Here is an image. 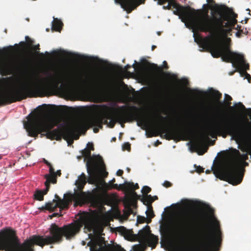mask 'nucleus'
<instances>
[{
    "label": "nucleus",
    "mask_w": 251,
    "mask_h": 251,
    "mask_svg": "<svg viewBox=\"0 0 251 251\" xmlns=\"http://www.w3.org/2000/svg\"><path fill=\"white\" fill-rule=\"evenodd\" d=\"M55 198L57 199L56 200H59V199H61L57 194L55 195Z\"/></svg>",
    "instance_id": "nucleus-53"
},
{
    "label": "nucleus",
    "mask_w": 251,
    "mask_h": 251,
    "mask_svg": "<svg viewBox=\"0 0 251 251\" xmlns=\"http://www.w3.org/2000/svg\"><path fill=\"white\" fill-rule=\"evenodd\" d=\"M230 38H226V41L222 44H212L210 43L208 37L199 39L201 47L208 50L213 57H221L223 61L231 63L234 67L240 70L242 75H245V78L250 83L251 76L246 72L247 70H249L250 65L246 62L243 54L233 51L230 50Z\"/></svg>",
    "instance_id": "nucleus-3"
},
{
    "label": "nucleus",
    "mask_w": 251,
    "mask_h": 251,
    "mask_svg": "<svg viewBox=\"0 0 251 251\" xmlns=\"http://www.w3.org/2000/svg\"><path fill=\"white\" fill-rule=\"evenodd\" d=\"M196 171L199 173H201L204 172V169L201 166L197 167Z\"/></svg>",
    "instance_id": "nucleus-42"
},
{
    "label": "nucleus",
    "mask_w": 251,
    "mask_h": 251,
    "mask_svg": "<svg viewBox=\"0 0 251 251\" xmlns=\"http://www.w3.org/2000/svg\"><path fill=\"white\" fill-rule=\"evenodd\" d=\"M45 178H46V181H49L48 184L50 185V183L55 184L57 182L56 176H55V175H46L45 176Z\"/></svg>",
    "instance_id": "nucleus-25"
},
{
    "label": "nucleus",
    "mask_w": 251,
    "mask_h": 251,
    "mask_svg": "<svg viewBox=\"0 0 251 251\" xmlns=\"http://www.w3.org/2000/svg\"><path fill=\"white\" fill-rule=\"evenodd\" d=\"M81 225L78 222H73L58 226L52 224L49 229L50 235L40 236L34 235L21 243L15 230L5 228L0 231V250L5 251H35L34 245L43 248L45 245L59 244L63 240H70L79 232Z\"/></svg>",
    "instance_id": "nucleus-2"
},
{
    "label": "nucleus",
    "mask_w": 251,
    "mask_h": 251,
    "mask_svg": "<svg viewBox=\"0 0 251 251\" xmlns=\"http://www.w3.org/2000/svg\"><path fill=\"white\" fill-rule=\"evenodd\" d=\"M107 123V121L106 120H105L104 122V124H106Z\"/></svg>",
    "instance_id": "nucleus-61"
},
{
    "label": "nucleus",
    "mask_w": 251,
    "mask_h": 251,
    "mask_svg": "<svg viewBox=\"0 0 251 251\" xmlns=\"http://www.w3.org/2000/svg\"><path fill=\"white\" fill-rule=\"evenodd\" d=\"M151 191V188L148 186H144L142 189V192L143 194L147 195Z\"/></svg>",
    "instance_id": "nucleus-32"
},
{
    "label": "nucleus",
    "mask_w": 251,
    "mask_h": 251,
    "mask_svg": "<svg viewBox=\"0 0 251 251\" xmlns=\"http://www.w3.org/2000/svg\"><path fill=\"white\" fill-rule=\"evenodd\" d=\"M143 61L145 63V64H143V67L145 69L154 72H161L162 71V68L160 67H158L157 64L151 63L145 59H143Z\"/></svg>",
    "instance_id": "nucleus-22"
},
{
    "label": "nucleus",
    "mask_w": 251,
    "mask_h": 251,
    "mask_svg": "<svg viewBox=\"0 0 251 251\" xmlns=\"http://www.w3.org/2000/svg\"><path fill=\"white\" fill-rule=\"evenodd\" d=\"M148 208L149 209L146 212L147 216L151 218H152L154 217V215L153 214L151 205H149Z\"/></svg>",
    "instance_id": "nucleus-29"
},
{
    "label": "nucleus",
    "mask_w": 251,
    "mask_h": 251,
    "mask_svg": "<svg viewBox=\"0 0 251 251\" xmlns=\"http://www.w3.org/2000/svg\"><path fill=\"white\" fill-rule=\"evenodd\" d=\"M211 96L217 102H219L222 98V94L217 90L213 91L211 93Z\"/></svg>",
    "instance_id": "nucleus-27"
},
{
    "label": "nucleus",
    "mask_w": 251,
    "mask_h": 251,
    "mask_svg": "<svg viewBox=\"0 0 251 251\" xmlns=\"http://www.w3.org/2000/svg\"><path fill=\"white\" fill-rule=\"evenodd\" d=\"M49 172L50 174L49 175H55L54 169L52 167V165L49 167Z\"/></svg>",
    "instance_id": "nucleus-41"
},
{
    "label": "nucleus",
    "mask_w": 251,
    "mask_h": 251,
    "mask_svg": "<svg viewBox=\"0 0 251 251\" xmlns=\"http://www.w3.org/2000/svg\"><path fill=\"white\" fill-rule=\"evenodd\" d=\"M160 34H161L160 32H157V34H158V35H160Z\"/></svg>",
    "instance_id": "nucleus-63"
},
{
    "label": "nucleus",
    "mask_w": 251,
    "mask_h": 251,
    "mask_svg": "<svg viewBox=\"0 0 251 251\" xmlns=\"http://www.w3.org/2000/svg\"><path fill=\"white\" fill-rule=\"evenodd\" d=\"M104 118L101 115H97L90 118L87 122V124L91 127L96 126L93 128L94 133H98L100 128H102Z\"/></svg>",
    "instance_id": "nucleus-18"
},
{
    "label": "nucleus",
    "mask_w": 251,
    "mask_h": 251,
    "mask_svg": "<svg viewBox=\"0 0 251 251\" xmlns=\"http://www.w3.org/2000/svg\"><path fill=\"white\" fill-rule=\"evenodd\" d=\"M158 117H159V118L163 120H165L166 119V117H163L161 116L160 115H158Z\"/></svg>",
    "instance_id": "nucleus-52"
},
{
    "label": "nucleus",
    "mask_w": 251,
    "mask_h": 251,
    "mask_svg": "<svg viewBox=\"0 0 251 251\" xmlns=\"http://www.w3.org/2000/svg\"><path fill=\"white\" fill-rule=\"evenodd\" d=\"M157 128L159 131L165 133L164 136L166 139H173L182 133V130L179 128H170L164 124L158 125Z\"/></svg>",
    "instance_id": "nucleus-17"
},
{
    "label": "nucleus",
    "mask_w": 251,
    "mask_h": 251,
    "mask_svg": "<svg viewBox=\"0 0 251 251\" xmlns=\"http://www.w3.org/2000/svg\"><path fill=\"white\" fill-rule=\"evenodd\" d=\"M248 31H246L245 32H244V31H243V30H242V29H241V34H247L248 33Z\"/></svg>",
    "instance_id": "nucleus-51"
},
{
    "label": "nucleus",
    "mask_w": 251,
    "mask_h": 251,
    "mask_svg": "<svg viewBox=\"0 0 251 251\" xmlns=\"http://www.w3.org/2000/svg\"><path fill=\"white\" fill-rule=\"evenodd\" d=\"M63 25V23L61 20L57 18H54L52 23L51 28L53 30L60 32Z\"/></svg>",
    "instance_id": "nucleus-23"
},
{
    "label": "nucleus",
    "mask_w": 251,
    "mask_h": 251,
    "mask_svg": "<svg viewBox=\"0 0 251 251\" xmlns=\"http://www.w3.org/2000/svg\"><path fill=\"white\" fill-rule=\"evenodd\" d=\"M26 67V62L25 61H20L11 63L5 59H0V70L5 72H9L12 68L17 70H21Z\"/></svg>",
    "instance_id": "nucleus-16"
},
{
    "label": "nucleus",
    "mask_w": 251,
    "mask_h": 251,
    "mask_svg": "<svg viewBox=\"0 0 251 251\" xmlns=\"http://www.w3.org/2000/svg\"><path fill=\"white\" fill-rule=\"evenodd\" d=\"M127 171L129 172L130 171V169H129V168H127Z\"/></svg>",
    "instance_id": "nucleus-64"
},
{
    "label": "nucleus",
    "mask_w": 251,
    "mask_h": 251,
    "mask_svg": "<svg viewBox=\"0 0 251 251\" xmlns=\"http://www.w3.org/2000/svg\"><path fill=\"white\" fill-rule=\"evenodd\" d=\"M134 236L136 240L145 246L151 247L152 249H155L158 243V236L151 233L149 226H146L144 228L140 230L138 234Z\"/></svg>",
    "instance_id": "nucleus-14"
},
{
    "label": "nucleus",
    "mask_w": 251,
    "mask_h": 251,
    "mask_svg": "<svg viewBox=\"0 0 251 251\" xmlns=\"http://www.w3.org/2000/svg\"><path fill=\"white\" fill-rule=\"evenodd\" d=\"M131 67V66H130V65H126V66H125V70H128L129 68H130Z\"/></svg>",
    "instance_id": "nucleus-49"
},
{
    "label": "nucleus",
    "mask_w": 251,
    "mask_h": 251,
    "mask_svg": "<svg viewBox=\"0 0 251 251\" xmlns=\"http://www.w3.org/2000/svg\"><path fill=\"white\" fill-rule=\"evenodd\" d=\"M61 175V170H57L56 172H55V176L56 175L58 176H60Z\"/></svg>",
    "instance_id": "nucleus-48"
},
{
    "label": "nucleus",
    "mask_w": 251,
    "mask_h": 251,
    "mask_svg": "<svg viewBox=\"0 0 251 251\" xmlns=\"http://www.w3.org/2000/svg\"><path fill=\"white\" fill-rule=\"evenodd\" d=\"M86 148H89V149H90V151H91L94 150V145L92 143L89 142L88 143H87Z\"/></svg>",
    "instance_id": "nucleus-39"
},
{
    "label": "nucleus",
    "mask_w": 251,
    "mask_h": 251,
    "mask_svg": "<svg viewBox=\"0 0 251 251\" xmlns=\"http://www.w3.org/2000/svg\"><path fill=\"white\" fill-rule=\"evenodd\" d=\"M44 162L47 165L49 166V167L51 165V164L50 162H49L47 160L45 159H44Z\"/></svg>",
    "instance_id": "nucleus-47"
},
{
    "label": "nucleus",
    "mask_w": 251,
    "mask_h": 251,
    "mask_svg": "<svg viewBox=\"0 0 251 251\" xmlns=\"http://www.w3.org/2000/svg\"><path fill=\"white\" fill-rule=\"evenodd\" d=\"M87 182L86 177L84 173H82L76 180L75 184L76 185L79 192H82V190Z\"/></svg>",
    "instance_id": "nucleus-21"
},
{
    "label": "nucleus",
    "mask_w": 251,
    "mask_h": 251,
    "mask_svg": "<svg viewBox=\"0 0 251 251\" xmlns=\"http://www.w3.org/2000/svg\"><path fill=\"white\" fill-rule=\"evenodd\" d=\"M248 159L247 154H241L238 150L234 149L225 163L216 165L214 173L221 180L227 181L233 185H238L243 178V174L239 169L240 162Z\"/></svg>",
    "instance_id": "nucleus-6"
},
{
    "label": "nucleus",
    "mask_w": 251,
    "mask_h": 251,
    "mask_svg": "<svg viewBox=\"0 0 251 251\" xmlns=\"http://www.w3.org/2000/svg\"><path fill=\"white\" fill-rule=\"evenodd\" d=\"M34 199L42 201L44 200V196H43L42 190H36L34 194Z\"/></svg>",
    "instance_id": "nucleus-26"
},
{
    "label": "nucleus",
    "mask_w": 251,
    "mask_h": 251,
    "mask_svg": "<svg viewBox=\"0 0 251 251\" xmlns=\"http://www.w3.org/2000/svg\"><path fill=\"white\" fill-rule=\"evenodd\" d=\"M173 13L179 16L182 22L188 23L201 31L203 15L200 17V11L196 10L189 6H183L176 8Z\"/></svg>",
    "instance_id": "nucleus-11"
},
{
    "label": "nucleus",
    "mask_w": 251,
    "mask_h": 251,
    "mask_svg": "<svg viewBox=\"0 0 251 251\" xmlns=\"http://www.w3.org/2000/svg\"><path fill=\"white\" fill-rule=\"evenodd\" d=\"M228 10L226 6L215 4L211 8V17H209L206 11L203 15L201 31L224 36L228 35L236 24L237 20L232 19L228 21Z\"/></svg>",
    "instance_id": "nucleus-4"
},
{
    "label": "nucleus",
    "mask_w": 251,
    "mask_h": 251,
    "mask_svg": "<svg viewBox=\"0 0 251 251\" xmlns=\"http://www.w3.org/2000/svg\"><path fill=\"white\" fill-rule=\"evenodd\" d=\"M250 126L249 122L242 123L237 126L228 121L221 120L210 126L204 135H209L212 138H216L218 135L226 138L227 135H230L233 138L240 139L248 132Z\"/></svg>",
    "instance_id": "nucleus-7"
},
{
    "label": "nucleus",
    "mask_w": 251,
    "mask_h": 251,
    "mask_svg": "<svg viewBox=\"0 0 251 251\" xmlns=\"http://www.w3.org/2000/svg\"><path fill=\"white\" fill-rule=\"evenodd\" d=\"M119 187L120 188L124 190L130 191L132 195L133 196H137V194L135 192V190L139 188L137 183L134 184L132 182L127 181H126L124 184H120Z\"/></svg>",
    "instance_id": "nucleus-19"
},
{
    "label": "nucleus",
    "mask_w": 251,
    "mask_h": 251,
    "mask_svg": "<svg viewBox=\"0 0 251 251\" xmlns=\"http://www.w3.org/2000/svg\"><path fill=\"white\" fill-rule=\"evenodd\" d=\"M123 149L124 150H130V144L128 142L125 143L123 145Z\"/></svg>",
    "instance_id": "nucleus-36"
},
{
    "label": "nucleus",
    "mask_w": 251,
    "mask_h": 251,
    "mask_svg": "<svg viewBox=\"0 0 251 251\" xmlns=\"http://www.w3.org/2000/svg\"><path fill=\"white\" fill-rule=\"evenodd\" d=\"M188 132L189 133H191L192 132V130L191 129H190V130H189L188 131Z\"/></svg>",
    "instance_id": "nucleus-59"
},
{
    "label": "nucleus",
    "mask_w": 251,
    "mask_h": 251,
    "mask_svg": "<svg viewBox=\"0 0 251 251\" xmlns=\"http://www.w3.org/2000/svg\"><path fill=\"white\" fill-rule=\"evenodd\" d=\"M206 208L207 213L210 216H213L214 214V210L213 208L211 207L209 205H206L205 206Z\"/></svg>",
    "instance_id": "nucleus-30"
},
{
    "label": "nucleus",
    "mask_w": 251,
    "mask_h": 251,
    "mask_svg": "<svg viewBox=\"0 0 251 251\" xmlns=\"http://www.w3.org/2000/svg\"><path fill=\"white\" fill-rule=\"evenodd\" d=\"M207 1L208 2H213V0H207Z\"/></svg>",
    "instance_id": "nucleus-58"
},
{
    "label": "nucleus",
    "mask_w": 251,
    "mask_h": 251,
    "mask_svg": "<svg viewBox=\"0 0 251 251\" xmlns=\"http://www.w3.org/2000/svg\"><path fill=\"white\" fill-rule=\"evenodd\" d=\"M236 35L237 37H240L241 33V29H238V31L236 33Z\"/></svg>",
    "instance_id": "nucleus-46"
},
{
    "label": "nucleus",
    "mask_w": 251,
    "mask_h": 251,
    "mask_svg": "<svg viewBox=\"0 0 251 251\" xmlns=\"http://www.w3.org/2000/svg\"><path fill=\"white\" fill-rule=\"evenodd\" d=\"M225 100L226 101V104L228 106H230V104H231L230 101L232 100L231 97L228 95V94H225Z\"/></svg>",
    "instance_id": "nucleus-35"
},
{
    "label": "nucleus",
    "mask_w": 251,
    "mask_h": 251,
    "mask_svg": "<svg viewBox=\"0 0 251 251\" xmlns=\"http://www.w3.org/2000/svg\"><path fill=\"white\" fill-rule=\"evenodd\" d=\"M124 173V171L122 170H118L116 173L118 176H122Z\"/></svg>",
    "instance_id": "nucleus-43"
},
{
    "label": "nucleus",
    "mask_w": 251,
    "mask_h": 251,
    "mask_svg": "<svg viewBox=\"0 0 251 251\" xmlns=\"http://www.w3.org/2000/svg\"><path fill=\"white\" fill-rule=\"evenodd\" d=\"M163 185L166 188H169L172 186V184L170 182L165 180L163 183Z\"/></svg>",
    "instance_id": "nucleus-38"
},
{
    "label": "nucleus",
    "mask_w": 251,
    "mask_h": 251,
    "mask_svg": "<svg viewBox=\"0 0 251 251\" xmlns=\"http://www.w3.org/2000/svg\"><path fill=\"white\" fill-rule=\"evenodd\" d=\"M132 67L135 70L137 69V66L135 64L132 65Z\"/></svg>",
    "instance_id": "nucleus-54"
},
{
    "label": "nucleus",
    "mask_w": 251,
    "mask_h": 251,
    "mask_svg": "<svg viewBox=\"0 0 251 251\" xmlns=\"http://www.w3.org/2000/svg\"><path fill=\"white\" fill-rule=\"evenodd\" d=\"M146 218L144 217L138 216L137 217V222L139 223H143L145 222Z\"/></svg>",
    "instance_id": "nucleus-37"
},
{
    "label": "nucleus",
    "mask_w": 251,
    "mask_h": 251,
    "mask_svg": "<svg viewBox=\"0 0 251 251\" xmlns=\"http://www.w3.org/2000/svg\"><path fill=\"white\" fill-rule=\"evenodd\" d=\"M165 233L168 235L169 234V229L167 227H166L165 229Z\"/></svg>",
    "instance_id": "nucleus-50"
},
{
    "label": "nucleus",
    "mask_w": 251,
    "mask_h": 251,
    "mask_svg": "<svg viewBox=\"0 0 251 251\" xmlns=\"http://www.w3.org/2000/svg\"><path fill=\"white\" fill-rule=\"evenodd\" d=\"M120 109L121 111L116 114L114 119H113L109 114L102 115L104 119L106 118L111 120L109 124V126L110 128H113L117 122L120 123L122 127H124V123L131 122L134 120L137 121V125L139 126H144L147 127L149 126L150 122V119L139 112L141 111L140 108L134 105L129 107L124 105L120 107Z\"/></svg>",
    "instance_id": "nucleus-9"
},
{
    "label": "nucleus",
    "mask_w": 251,
    "mask_h": 251,
    "mask_svg": "<svg viewBox=\"0 0 251 251\" xmlns=\"http://www.w3.org/2000/svg\"><path fill=\"white\" fill-rule=\"evenodd\" d=\"M235 109L238 112H240L241 111L247 110V109L246 108L245 106L241 102H239L238 103L235 104Z\"/></svg>",
    "instance_id": "nucleus-28"
},
{
    "label": "nucleus",
    "mask_w": 251,
    "mask_h": 251,
    "mask_svg": "<svg viewBox=\"0 0 251 251\" xmlns=\"http://www.w3.org/2000/svg\"><path fill=\"white\" fill-rule=\"evenodd\" d=\"M170 4L171 5V8H173L175 9L178 8L179 7L182 6V5H180L179 4L177 3L175 1L171 0H170Z\"/></svg>",
    "instance_id": "nucleus-34"
},
{
    "label": "nucleus",
    "mask_w": 251,
    "mask_h": 251,
    "mask_svg": "<svg viewBox=\"0 0 251 251\" xmlns=\"http://www.w3.org/2000/svg\"><path fill=\"white\" fill-rule=\"evenodd\" d=\"M99 194L96 189L93 191L91 194L87 195L83 192H76L74 194L68 193L64 195L63 199L59 200H53L52 202H47L45 206H43L40 209L41 210H48L54 211L58 207L60 209H67L69 204L73 201L75 202V206L78 204H82L89 201L94 200L99 197Z\"/></svg>",
    "instance_id": "nucleus-10"
},
{
    "label": "nucleus",
    "mask_w": 251,
    "mask_h": 251,
    "mask_svg": "<svg viewBox=\"0 0 251 251\" xmlns=\"http://www.w3.org/2000/svg\"><path fill=\"white\" fill-rule=\"evenodd\" d=\"M163 63V67L164 68V69H165L166 70L168 69L169 67H168L167 62L166 61H164Z\"/></svg>",
    "instance_id": "nucleus-44"
},
{
    "label": "nucleus",
    "mask_w": 251,
    "mask_h": 251,
    "mask_svg": "<svg viewBox=\"0 0 251 251\" xmlns=\"http://www.w3.org/2000/svg\"><path fill=\"white\" fill-rule=\"evenodd\" d=\"M81 85L93 89H99L104 91H110L112 83L108 78L101 76H95L88 79L83 80L80 78Z\"/></svg>",
    "instance_id": "nucleus-13"
},
{
    "label": "nucleus",
    "mask_w": 251,
    "mask_h": 251,
    "mask_svg": "<svg viewBox=\"0 0 251 251\" xmlns=\"http://www.w3.org/2000/svg\"><path fill=\"white\" fill-rule=\"evenodd\" d=\"M44 114H36L31 116L30 119L24 124V126L29 136L36 137L41 132H47L48 136L56 140H60L63 134L71 137L75 135L81 128V124L74 122L62 128H57L50 130L52 126L44 119Z\"/></svg>",
    "instance_id": "nucleus-5"
},
{
    "label": "nucleus",
    "mask_w": 251,
    "mask_h": 251,
    "mask_svg": "<svg viewBox=\"0 0 251 251\" xmlns=\"http://www.w3.org/2000/svg\"><path fill=\"white\" fill-rule=\"evenodd\" d=\"M157 199L158 198L157 196L152 197L151 195H147L145 198L142 199V201L144 204L149 207L154 200H157Z\"/></svg>",
    "instance_id": "nucleus-24"
},
{
    "label": "nucleus",
    "mask_w": 251,
    "mask_h": 251,
    "mask_svg": "<svg viewBox=\"0 0 251 251\" xmlns=\"http://www.w3.org/2000/svg\"><path fill=\"white\" fill-rule=\"evenodd\" d=\"M82 155L84 157V161L87 160L86 166L87 173L89 175L96 174L98 173L104 172V176L106 177L108 174L105 171V166L103 159L100 155H93L88 148L81 151Z\"/></svg>",
    "instance_id": "nucleus-12"
},
{
    "label": "nucleus",
    "mask_w": 251,
    "mask_h": 251,
    "mask_svg": "<svg viewBox=\"0 0 251 251\" xmlns=\"http://www.w3.org/2000/svg\"><path fill=\"white\" fill-rule=\"evenodd\" d=\"M90 251H125V250L119 245L106 244L100 240H97L91 246Z\"/></svg>",
    "instance_id": "nucleus-15"
},
{
    "label": "nucleus",
    "mask_w": 251,
    "mask_h": 251,
    "mask_svg": "<svg viewBox=\"0 0 251 251\" xmlns=\"http://www.w3.org/2000/svg\"><path fill=\"white\" fill-rule=\"evenodd\" d=\"M26 39L27 40V39H29V41H27V42H28V44H29V46H31L32 44H33V41L32 40H31L29 38V37L28 36H26L25 37Z\"/></svg>",
    "instance_id": "nucleus-45"
},
{
    "label": "nucleus",
    "mask_w": 251,
    "mask_h": 251,
    "mask_svg": "<svg viewBox=\"0 0 251 251\" xmlns=\"http://www.w3.org/2000/svg\"><path fill=\"white\" fill-rule=\"evenodd\" d=\"M250 110L251 111V112L249 114L251 118V109H250Z\"/></svg>",
    "instance_id": "nucleus-60"
},
{
    "label": "nucleus",
    "mask_w": 251,
    "mask_h": 251,
    "mask_svg": "<svg viewBox=\"0 0 251 251\" xmlns=\"http://www.w3.org/2000/svg\"><path fill=\"white\" fill-rule=\"evenodd\" d=\"M58 215H59V214H58V213H54L52 214V217H56V216H58Z\"/></svg>",
    "instance_id": "nucleus-55"
},
{
    "label": "nucleus",
    "mask_w": 251,
    "mask_h": 251,
    "mask_svg": "<svg viewBox=\"0 0 251 251\" xmlns=\"http://www.w3.org/2000/svg\"><path fill=\"white\" fill-rule=\"evenodd\" d=\"M115 182V179L114 178H113L109 183L112 184V187L115 189H117L118 185L117 184H114V183Z\"/></svg>",
    "instance_id": "nucleus-40"
},
{
    "label": "nucleus",
    "mask_w": 251,
    "mask_h": 251,
    "mask_svg": "<svg viewBox=\"0 0 251 251\" xmlns=\"http://www.w3.org/2000/svg\"><path fill=\"white\" fill-rule=\"evenodd\" d=\"M124 203L125 210L124 211V214L125 216L128 218L131 214H133L132 208L133 202L130 198H128L124 201Z\"/></svg>",
    "instance_id": "nucleus-20"
},
{
    "label": "nucleus",
    "mask_w": 251,
    "mask_h": 251,
    "mask_svg": "<svg viewBox=\"0 0 251 251\" xmlns=\"http://www.w3.org/2000/svg\"><path fill=\"white\" fill-rule=\"evenodd\" d=\"M37 86L32 83L20 82L6 91L0 92V106L37 96Z\"/></svg>",
    "instance_id": "nucleus-8"
},
{
    "label": "nucleus",
    "mask_w": 251,
    "mask_h": 251,
    "mask_svg": "<svg viewBox=\"0 0 251 251\" xmlns=\"http://www.w3.org/2000/svg\"><path fill=\"white\" fill-rule=\"evenodd\" d=\"M152 136V135H148V137H151Z\"/></svg>",
    "instance_id": "nucleus-62"
},
{
    "label": "nucleus",
    "mask_w": 251,
    "mask_h": 251,
    "mask_svg": "<svg viewBox=\"0 0 251 251\" xmlns=\"http://www.w3.org/2000/svg\"><path fill=\"white\" fill-rule=\"evenodd\" d=\"M32 50L35 51V53L36 54H40L41 55H43L42 53H40L39 51H37L40 50V46L39 44L37 45H34L32 47Z\"/></svg>",
    "instance_id": "nucleus-33"
},
{
    "label": "nucleus",
    "mask_w": 251,
    "mask_h": 251,
    "mask_svg": "<svg viewBox=\"0 0 251 251\" xmlns=\"http://www.w3.org/2000/svg\"><path fill=\"white\" fill-rule=\"evenodd\" d=\"M155 48H156V46H154V45H153V46H152V47H151V48H152V50H154V49Z\"/></svg>",
    "instance_id": "nucleus-57"
},
{
    "label": "nucleus",
    "mask_w": 251,
    "mask_h": 251,
    "mask_svg": "<svg viewBox=\"0 0 251 251\" xmlns=\"http://www.w3.org/2000/svg\"><path fill=\"white\" fill-rule=\"evenodd\" d=\"M172 227L175 235L183 242L194 233L198 235L200 247L193 249L186 246H179L180 251H213L222 243L219 222H217L215 231L211 234L203 216L198 219L190 213H180L175 219Z\"/></svg>",
    "instance_id": "nucleus-1"
},
{
    "label": "nucleus",
    "mask_w": 251,
    "mask_h": 251,
    "mask_svg": "<svg viewBox=\"0 0 251 251\" xmlns=\"http://www.w3.org/2000/svg\"><path fill=\"white\" fill-rule=\"evenodd\" d=\"M48 181H45V185L46 186V188L44 190L42 191L43 196L44 195H46L48 193V191H49V189L50 188V185L48 184V182H49Z\"/></svg>",
    "instance_id": "nucleus-31"
},
{
    "label": "nucleus",
    "mask_w": 251,
    "mask_h": 251,
    "mask_svg": "<svg viewBox=\"0 0 251 251\" xmlns=\"http://www.w3.org/2000/svg\"><path fill=\"white\" fill-rule=\"evenodd\" d=\"M241 26L239 25H237V29L238 30V29H241Z\"/></svg>",
    "instance_id": "nucleus-56"
}]
</instances>
